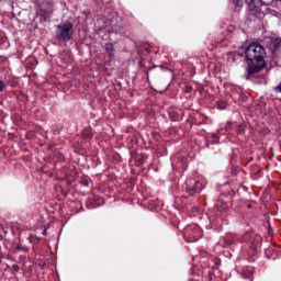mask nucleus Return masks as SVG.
<instances>
[{
	"instance_id": "nucleus-1",
	"label": "nucleus",
	"mask_w": 281,
	"mask_h": 281,
	"mask_svg": "<svg viewBox=\"0 0 281 281\" xmlns=\"http://www.w3.org/2000/svg\"><path fill=\"white\" fill-rule=\"evenodd\" d=\"M265 47L260 44H250L246 48L248 74H258L265 69Z\"/></svg>"
},
{
	"instance_id": "nucleus-2",
	"label": "nucleus",
	"mask_w": 281,
	"mask_h": 281,
	"mask_svg": "<svg viewBox=\"0 0 281 281\" xmlns=\"http://www.w3.org/2000/svg\"><path fill=\"white\" fill-rule=\"evenodd\" d=\"M74 34V24L71 22H65L57 26V37L60 41H69Z\"/></svg>"
},
{
	"instance_id": "nucleus-3",
	"label": "nucleus",
	"mask_w": 281,
	"mask_h": 281,
	"mask_svg": "<svg viewBox=\"0 0 281 281\" xmlns=\"http://www.w3.org/2000/svg\"><path fill=\"white\" fill-rule=\"evenodd\" d=\"M196 183H199V181H195V180L187 181V192L188 194H190V196H192V194L196 192Z\"/></svg>"
},
{
	"instance_id": "nucleus-4",
	"label": "nucleus",
	"mask_w": 281,
	"mask_h": 281,
	"mask_svg": "<svg viewBox=\"0 0 281 281\" xmlns=\"http://www.w3.org/2000/svg\"><path fill=\"white\" fill-rule=\"evenodd\" d=\"M280 45H281V38L280 37H277L274 40L271 41L270 43V48L273 50V52H277L279 48H280Z\"/></svg>"
},
{
	"instance_id": "nucleus-5",
	"label": "nucleus",
	"mask_w": 281,
	"mask_h": 281,
	"mask_svg": "<svg viewBox=\"0 0 281 281\" xmlns=\"http://www.w3.org/2000/svg\"><path fill=\"white\" fill-rule=\"evenodd\" d=\"M106 32H111L112 34H120L122 32V26L119 24H112V27H108Z\"/></svg>"
},
{
	"instance_id": "nucleus-6",
	"label": "nucleus",
	"mask_w": 281,
	"mask_h": 281,
	"mask_svg": "<svg viewBox=\"0 0 281 281\" xmlns=\"http://www.w3.org/2000/svg\"><path fill=\"white\" fill-rule=\"evenodd\" d=\"M105 50L108 52L110 58H113L115 49L113 48V44H105Z\"/></svg>"
},
{
	"instance_id": "nucleus-7",
	"label": "nucleus",
	"mask_w": 281,
	"mask_h": 281,
	"mask_svg": "<svg viewBox=\"0 0 281 281\" xmlns=\"http://www.w3.org/2000/svg\"><path fill=\"white\" fill-rule=\"evenodd\" d=\"M246 3L248 5L249 10H255L256 3L254 2V0H246Z\"/></svg>"
},
{
	"instance_id": "nucleus-8",
	"label": "nucleus",
	"mask_w": 281,
	"mask_h": 281,
	"mask_svg": "<svg viewBox=\"0 0 281 281\" xmlns=\"http://www.w3.org/2000/svg\"><path fill=\"white\" fill-rule=\"evenodd\" d=\"M234 4L238 8H243V0H233Z\"/></svg>"
},
{
	"instance_id": "nucleus-9",
	"label": "nucleus",
	"mask_w": 281,
	"mask_h": 281,
	"mask_svg": "<svg viewBox=\"0 0 281 281\" xmlns=\"http://www.w3.org/2000/svg\"><path fill=\"white\" fill-rule=\"evenodd\" d=\"M4 88H5V82L0 80V91H3Z\"/></svg>"
},
{
	"instance_id": "nucleus-10",
	"label": "nucleus",
	"mask_w": 281,
	"mask_h": 281,
	"mask_svg": "<svg viewBox=\"0 0 281 281\" xmlns=\"http://www.w3.org/2000/svg\"><path fill=\"white\" fill-rule=\"evenodd\" d=\"M276 91H278L279 93H281V81H280V83L276 87Z\"/></svg>"
},
{
	"instance_id": "nucleus-11",
	"label": "nucleus",
	"mask_w": 281,
	"mask_h": 281,
	"mask_svg": "<svg viewBox=\"0 0 281 281\" xmlns=\"http://www.w3.org/2000/svg\"><path fill=\"white\" fill-rule=\"evenodd\" d=\"M13 271H19V266L14 265L13 266Z\"/></svg>"
},
{
	"instance_id": "nucleus-12",
	"label": "nucleus",
	"mask_w": 281,
	"mask_h": 281,
	"mask_svg": "<svg viewBox=\"0 0 281 281\" xmlns=\"http://www.w3.org/2000/svg\"><path fill=\"white\" fill-rule=\"evenodd\" d=\"M251 277V272L249 274H246L245 278H250Z\"/></svg>"
},
{
	"instance_id": "nucleus-13",
	"label": "nucleus",
	"mask_w": 281,
	"mask_h": 281,
	"mask_svg": "<svg viewBox=\"0 0 281 281\" xmlns=\"http://www.w3.org/2000/svg\"><path fill=\"white\" fill-rule=\"evenodd\" d=\"M199 240V238H195L194 241Z\"/></svg>"
}]
</instances>
